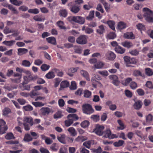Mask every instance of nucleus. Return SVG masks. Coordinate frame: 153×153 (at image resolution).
<instances>
[{
    "label": "nucleus",
    "mask_w": 153,
    "mask_h": 153,
    "mask_svg": "<svg viewBox=\"0 0 153 153\" xmlns=\"http://www.w3.org/2000/svg\"><path fill=\"white\" fill-rule=\"evenodd\" d=\"M78 68V67L71 68H69L68 70V74L70 76H73V73L77 71Z\"/></svg>",
    "instance_id": "obj_20"
},
{
    "label": "nucleus",
    "mask_w": 153,
    "mask_h": 153,
    "mask_svg": "<svg viewBox=\"0 0 153 153\" xmlns=\"http://www.w3.org/2000/svg\"><path fill=\"white\" fill-rule=\"evenodd\" d=\"M129 86L132 89H134L137 87V84L134 81H132L130 84Z\"/></svg>",
    "instance_id": "obj_58"
},
{
    "label": "nucleus",
    "mask_w": 153,
    "mask_h": 153,
    "mask_svg": "<svg viewBox=\"0 0 153 153\" xmlns=\"http://www.w3.org/2000/svg\"><path fill=\"white\" fill-rule=\"evenodd\" d=\"M8 8L13 11V13L18 14L19 12L18 11L13 7L11 5L8 4L7 5Z\"/></svg>",
    "instance_id": "obj_45"
},
{
    "label": "nucleus",
    "mask_w": 153,
    "mask_h": 153,
    "mask_svg": "<svg viewBox=\"0 0 153 153\" xmlns=\"http://www.w3.org/2000/svg\"><path fill=\"white\" fill-rule=\"evenodd\" d=\"M41 114L43 116H47L50 112V109L48 107H43L40 110Z\"/></svg>",
    "instance_id": "obj_10"
},
{
    "label": "nucleus",
    "mask_w": 153,
    "mask_h": 153,
    "mask_svg": "<svg viewBox=\"0 0 153 153\" xmlns=\"http://www.w3.org/2000/svg\"><path fill=\"white\" fill-rule=\"evenodd\" d=\"M91 144V140L87 141L83 143V146L88 149L90 148Z\"/></svg>",
    "instance_id": "obj_54"
},
{
    "label": "nucleus",
    "mask_w": 153,
    "mask_h": 153,
    "mask_svg": "<svg viewBox=\"0 0 153 153\" xmlns=\"http://www.w3.org/2000/svg\"><path fill=\"white\" fill-rule=\"evenodd\" d=\"M106 58L110 60L114 59L116 58L115 54L111 51L108 52L105 54Z\"/></svg>",
    "instance_id": "obj_9"
},
{
    "label": "nucleus",
    "mask_w": 153,
    "mask_h": 153,
    "mask_svg": "<svg viewBox=\"0 0 153 153\" xmlns=\"http://www.w3.org/2000/svg\"><path fill=\"white\" fill-rule=\"evenodd\" d=\"M97 33L99 35H102L105 31V26L103 25H101L98 27V29L96 30Z\"/></svg>",
    "instance_id": "obj_16"
},
{
    "label": "nucleus",
    "mask_w": 153,
    "mask_h": 153,
    "mask_svg": "<svg viewBox=\"0 0 153 153\" xmlns=\"http://www.w3.org/2000/svg\"><path fill=\"white\" fill-rule=\"evenodd\" d=\"M86 140V138L84 136H78V137L75 140V141L77 142H83Z\"/></svg>",
    "instance_id": "obj_38"
},
{
    "label": "nucleus",
    "mask_w": 153,
    "mask_h": 153,
    "mask_svg": "<svg viewBox=\"0 0 153 153\" xmlns=\"http://www.w3.org/2000/svg\"><path fill=\"white\" fill-rule=\"evenodd\" d=\"M28 12L30 13L37 14L39 13V11L37 8L30 9L28 10Z\"/></svg>",
    "instance_id": "obj_52"
},
{
    "label": "nucleus",
    "mask_w": 153,
    "mask_h": 153,
    "mask_svg": "<svg viewBox=\"0 0 153 153\" xmlns=\"http://www.w3.org/2000/svg\"><path fill=\"white\" fill-rule=\"evenodd\" d=\"M116 37V35L114 32H110L108 35V37L109 39H114Z\"/></svg>",
    "instance_id": "obj_60"
},
{
    "label": "nucleus",
    "mask_w": 153,
    "mask_h": 153,
    "mask_svg": "<svg viewBox=\"0 0 153 153\" xmlns=\"http://www.w3.org/2000/svg\"><path fill=\"white\" fill-rule=\"evenodd\" d=\"M8 8L13 11V13L18 14L19 12L18 11L13 7L11 5L8 4L7 5Z\"/></svg>",
    "instance_id": "obj_47"
},
{
    "label": "nucleus",
    "mask_w": 153,
    "mask_h": 153,
    "mask_svg": "<svg viewBox=\"0 0 153 153\" xmlns=\"http://www.w3.org/2000/svg\"><path fill=\"white\" fill-rule=\"evenodd\" d=\"M22 65L25 67H29L30 65L31 64L29 61L24 60L22 61Z\"/></svg>",
    "instance_id": "obj_57"
},
{
    "label": "nucleus",
    "mask_w": 153,
    "mask_h": 153,
    "mask_svg": "<svg viewBox=\"0 0 153 153\" xmlns=\"http://www.w3.org/2000/svg\"><path fill=\"white\" fill-rule=\"evenodd\" d=\"M83 94L84 97L86 98H89L91 96V92L88 90H85L84 91Z\"/></svg>",
    "instance_id": "obj_32"
},
{
    "label": "nucleus",
    "mask_w": 153,
    "mask_h": 153,
    "mask_svg": "<svg viewBox=\"0 0 153 153\" xmlns=\"http://www.w3.org/2000/svg\"><path fill=\"white\" fill-rule=\"evenodd\" d=\"M57 138L58 140L61 143L63 144H65V135L64 134H60L58 135L57 137Z\"/></svg>",
    "instance_id": "obj_14"
},
{
    "label": "nucleus",
    "mask_w": 153,
    "mask_h": 153,
    "mask_svg": "<svg viewBox=\"0 0 153 153\" xmlns=\"http://www.w3.org/2000/svg\"><path fill=\"white\" fill-rule=\"evenodd\" d=\"M68 19L69 21H73L80 24H83L85 22L84 18L78 16H69L68 17Z\"/></svg>",
    "instance_id": "obj_3"
},
{
    "label": "nucleus",
    "mask_w": 153,
    "mask_h": 153,
    "mask_svg": "<svg viewBox=\"0 0 153 153\" xmlns=\"http://www.w3.org/2000/svg\"><path fill=\"white\" fill-rule=\"evenodd\" d=\"M124 143V141L122 140H120L114 143V145L115 147H119L123 145Z\"/></svg>",
    "instance_id": "obj_39"
},
{
    "label": "nucleus",
    "mask_w": 153,
    "mask_h": 153,
    "mask_svg": "<svg viewBox=\"0 0 153 153\" xmlns=\"http://www.w3.org/2000/svg\"><path fill=\"white\" fill-rule=\"evenodd\" d=\"M141 102L140 101L135 102L134 105V109L136 110L139 109L141 108Z\"/></svg>",
    "instance_id": "obj_31"
},
{
    "label": "nucleus",
    "mask_w": 153,
    "mask_h": 153,
    "mask_svg": "<svg viewBox=\"0 0 153 153\" xmlns=\"http://www.w3.org/2000/svg\"><path fill=\"white\" fill-rule=\"evenodd\" d=\"M28 50L25 48H19L18 49V54L22 56L28 53Z\"/></svg>",
    "instance_id": "obj_13"
},
{
    "label": "nucleus",
    "mask_w": 153,
    "mask_h": 153,
    "mask_svg": "<svg viewBox=\"0 0 153 153\" xmlns=\"http://www.w3.org/2000/svg\"><path fill=\"white\" fill-rule=\"evenodd\" d=\"M107 24L108 25L109 27L113 30H115L114 25L115 22L112 20H109L107 22Z\"/></svg>",
    "instance_id": "obj_25"
},
{
    "label": "nucleus",
    "mask_w": 153,
    "mask_h": 153,
    "mask_svg": "<svg viewBox=\"0 0 153 153\" xmlns=\"http://www.w3.org/2000/svg\"><path fill=\"white\" fill-rule=\"evenodd\" d=\"M114 50L117 53L123 54L125 53L126 49L119 46L114 48Z\"/></svg>",
    "instance_id": "obj_12"
},
{
    "label": "nucleus",
    "mask_w": 153,
    "mask_h": 153,
    "mask_svg": "<svg viewBox=\"0 0 153 153\" xmlns=\"http://www.w3.org/2000/svg\"><path fill=\"white\" fill-rule=\"evenodd\" d=\"M67 130L72 136H74L77 135L76 131L73 127H69Z\"/></svg>",
    "instance_id": "obj_23"
},
{
    "label": "nucleus",
    "mask_w": 153,
    "mask_h": 153,
    "mask_svg": "<svg viewBox=\"0 0 153 153\" xmlns=\"http://www.w3.org/2000/svg\"><path fill=\"white\" fill-rule=\"evenodd\" d=\"M67 118H72V119L73 120V121L74 120H78L79 118L78 116L76 114H69L67 116Z\"/></svg>",
    "instance_id": "obj_35"
},
{
    "label": "nucleus",
    "mask_w": 153,
    "mask_h": 153,
    "mask_svg": "<svg viewBox=\"0 0 153 153\" xmlns=\"http://www.w3.org/2000/svg\"><path fill=\"white\" fill-rule=\"evenodd\" d=\"M118 123H119L120 126L117 127V128L120 130H123L125 128V126L122 121L120 120H117Z\"/></svg>",
    "instance_id": "obj_37"
},
{
    "label": "nucleus",
    "mask_w": 153,
    "mask_h": 153,
    "mask_svg": "<svg viewBox=\"0 0 153 153\" xmlns=\"http://www.w3.org/2000/svg\"><path fill=\"white\" fill-rule=\"evenodd\" d=\"M103 137L105 138L113 139L117 138V137L115 134H111V131L109 128H107L103 132Z\"/></svg>",
    "instance_id": "obj_4"
},
{
    "label": "nucleus",
    "mask_w": 153,
    "mask_h": 153,
    "mask_svg": "<svg viewBox=\"0 0 153 153\" xmlns=\"http://www.w3.org/2000/svg\"><path fill=\"white\" fill-rule=\"evenodd\" d=\"M69 85V82L67 81H63L60 84V90H62L64 88L68 87Z\"/></svg>",
    "instance_id": "obj_15"
},
{
    "label": "nucleus",
    "mask_w": 153,
    "mask_h": 153,
    "mask_svg": "<svg viewBox=\"0 0 153 153\" xmlns=\"http://www.w3.org/2000/svg\"><path fill=\"white\" fill-rule=\"evenodd\" d=\"M146 75L148 76H151L153 75V71L152 69L150 68H147L145 69Z\"/></svg>",
    "instance_id": "obj_28"
},
{
    "label": "nucleus",
    "mask_w": 153,
    "mask_h": 153,
    "mask_svg": "<svg viewBox=\"0 0 153 153\" xmlns=\"http://www.w3.org/2000/svg\"><path fill=\"white\" fill-rule=\"evenodd\" d=\"M104 128L103 126L98 125H96L95 128L93 130V132L98 135L101 136L103 134Z\"/></svg>",
    "instance_id": "obj_6"
},
{
    "label": "nucleus",
    "mask_w": 153,
    "mask_h": 153,
    "mask_svg": "<svg viewBox=\"0 0 153 153\" xmlns=\"http://www.w3.org/2000/svg\"><path fill=\"white\" fill-rule=\"evenodd\" d=\"M132 79L130 77L127 78L125 81H123L122 84L123 85L127 86L129 82L132 81Z\"/></svg>",
    "instance_id": "obj_51"
},
{
    "label": "nucleus",
    "mask_w": 153,
    "mask_h": 153,
    "mask_svg": "<svg viewBox=\"0 0 153 153\" xmlns=\"http://www.w3.org/2000/svg\"><path fill=\"white\" fill-rule=\"evenodd\" d=\"M57 25L61 29L65 30L66 27L64 26H63V22L61 21H59L57 23Z\"/></svg>",
    "instance_id": "obj_44"
},
{
    "label": "nucleus",
    "mask_w": 153,
    "mask_h": 153,
    "mask_svg": "<svg viewBox=\"0 0 153 153\" xmlns=\"http://www.w3.org/2000/svg\"><path fill=\"white\" fill-rule=\"evenodd\" d=\"M48 42L53 45H55L56 41L55 38L54 37L51 36L49 37L46 39Z\"/></svg>",
    "instance_id": "obj_26"
},
{
    "label": "nucleus",
    "mask_w": 153,
    "mask_h": 153,
    "mask_svg": "<svg viewBox=\"0 0 153 153\" xmlns=\"http://www.w3.org/2000/svg\"><path fill=\"white\" fill-rule=\"evenodd\" d=\"M33 138L31 137L29 133L25 134L24 138V140L25 141L29 142L32 140Z\"/></svg>",
    "instance_id": "obj_27"
},
{
    "label": "nucleus",
    "mask_w": 153,
    "mask_h": 153,
    "mask_svg": "<svg viewBox=\"0 0 153 153\" xmlns=\"http://www.w3.org/2000/svg\"><path fill=\"white\" fill-rule=\"evenodd\" d=\"M153 116L151 114H149L146 117V121L147 123H149L152 121Z\"/></svg>",
    "instance_id": "obj_55"
},
{
    "label": "nucleus",
    "mask_w": 153,
    "mask_h": 153,
    "mask_svg": "<svg viewBox=\"0 0 153 153\" xmlns=\"http://www.w3.org/2000/svg\"><path fill=\"white\" fill-rule=\"evenodd\" d=\"M90 124V123L89 121L87 120H85L84 121L81 122L80 125L82 127L85 128L88 126Z\"/></svg>",
    "instance_id": "obj_40"
},
{
    "label": "nucleus",
    "mask_w": 153,
    "mask_h": 153,
    "mask_svg": "<svg viewBox=\"0 0 153 153\" xmlns=\"http://www.w3.org/2000/svg\"><path fill=\"white\" fill-rule=\"evenodd\" d=\"M32 104L36 107H41L44 106V105L43 103L38 102H33Z\"/></svg>",
    "instance_id": "obj_56"
},
{
    "label": "nucleus",
    "mask_w": 153,
    "mask_h": 153,
    "mask_svg": "<svg viewBox=\"0 0 153 153\" xmlns=\"http://www.w3.org/2000/svg\"><path fill=\"white\" fill-rule=\"evenodd\" d=\"M87 36L85 35H80L76 39V42L79 44L84 45L87 43Z\"/></svg>",
    "instance_id": "obj_7"
},
{
    "label": "nucleus",
    "mask_w": 153,
    "mask_h": 153,
    "mask_svg": "<svg viewBox=\"0 0 153 153\" xmlns=\"http://www.w3.org/2000/svg\"><path fill=\"white\" fill-rule=\"evenodd\" d=\"M8 8L13 11V13L18 14L19 12L18 11L13 7L11 5L8 4L7 5Z\"/></svg>",
    "instance_id": "obj_48"
},
{
    "label": "nucleus",
    "mask_w": 153,
    "mask_h": 153,
    "mask_svg": "<svg viewBox=\"0 0 153 153\" xmlns=\"http://www.w3.org/2000/svg\"><path fill=\"white\" fill-rule=\"evenodd\" d=\"M45 76L48 79H51L55 77L54 71H53L49 72L45 75Z\"/></svg>",
    "instance_id": "obj_29"
},
{
    "label": "nucleus",
    "mask_w": 153,
    "mask_h": 153,
    "mask_svg": "<svg viewBox=\"0 0 153 153\" xmlns=\"http://www.w3.org/2000/svg\"><path fill=\"white\" fill-rule=\"evenodd\" d=\"M74 50L75 53H81L82 51V49L80 47H74Z\"/></svg>",
    "instance_id": "obj_64"
},
{
    "label": "nucleus",
    "mask_w": 153,
    "mask_h": 153,
    "mask_svg": "<svg viewBox=\"0 0 153 153\" xmlns=\"http://www.w3.org/2000/svg\"><path fill=\"white\" fill-rule=\"evenodd\" d=\"M53 71L57 73V76H62L63 75V73L62 71H60L59 70L56 68H54L53 69Z\"/></svg>",
    "instance_id": "obj_61"
},
{
    "label": "nucleus",
    "mask_w": 153,
    "mask_h": 153,
    "mask_svg": "<svg viewBox=\"0 0 153 153\" xmlns=\"http://www.w3.org/2000/svg\"><path fill=\"white\" fill-rule=\"evenodd\" d=\"M8 8L13 11V13L18 14L19 12L18 11L13 7L11 5L8 4L7 5Z\"/></svg>",
    "instance_id": "obj_49"
},
{
    "label": "nucleus",
    "mask_w": 153,
    "mask_h": 153,
    "mask_svg": "<svg viewBox=\"0 0 153 153\" xmlns=\"http://www.w3.org/2000/svg\"><path fill=\"white\" fill-rule=\"evenodd\" d=\"M29 94V96L32 98H35V97L39 95V93L36 90H32Z\"/></svg>",
    "instance_id": "obj_22"
},
{
    "label": "nucleus",
    "mask_w": 153,
    "mask_h": 153,
    "mask_svg": "<svg viewBox=\"0 0 153 153\" xmlns=\"http://www.w3.org/2000/svg\"><path fill=\"white\" fill-rule=\"evenodd\" d=\"M143 11L145 13H144V17L146 21L149 22H153V12L147 7L143 8Z\"/></svg>",
    "instance_id": "obj_1"
},
{
    "label": "nucleus",
    "mask_w": 153,
    "mask_h": 153,
    "mask_svg": "<svg viewBox=\"0 0 153 153\" xmlns=\"http://www.w3.org/2000/svg\"><path fill=\"white\" fill-rule=\"evenodd\" d=\"M50 67V66L49 65L47 64H43L41 67V69L42 71H45L48 70Z\"/></svg>",
    "instance_id": "obj_42"
},
{
    "label": "nucleus",
    "mask_w": 153,
    "mask_h": 153,
    "mask_svg": "<svg viewBox=\"0 0 153 153\" xmlns=\"http://www.w3.org/2000/svg\"><path fill=\"white\" fill-rule=\"evenodd\" d=\"M82 110L84 114L87 115H90L94 112V110L92 105L88 104L82 105Z\"/></svg>",
    "instance_id": "obj_2"
},
{
    "label": "nucleus",
    "mask_w": 153,
    "mask_h": 153,
    "mask_svg": "<svg viewBox=\"0 0 153 153\" xmlns=\"http://www.w3.org/2000/svg\"><path fill=\"white\" fill-rule=\"evenodd\" d=\"M126 27V24L123 22L120 21L117 24L118 29L120 30L125 29Z\"/></svg>",
    "instance_id": "obj_19"
},
{
    "label": "nucleus",
    "mask_w": 153,
    "mask_h": 153,
    "mask_svg": "<svg viewBox=\"0 0 153 153\" xmlns=\"http://www.w3.org/2000/svg\"><path fill=\"white\" fill-rule=\"evenodd\" d=\"M23 108L26 111H30L33 110V108L30 105H27L24 106Z\"/></svg>",
    "instance_id": "obj_43"
},
{
    "label": "nucleus",
    "mask_w": 153,
    "mask_h": 153,
    "mask_svg": "<svg viewBox=\"0 0 153 153\" xmlns=\"http://www.w3.org/2000/svg\"><path fill=\"white\" fill-rule=\"evenodd\" d=\"M68 13L67 10L65 9L61 10L59 12V15L60 16L66 17Z\"/></svg>",
    "instance_id": "obj_30"
},
{
    "label": "nucleus",
    "mask_w": 153,
    "mask_h": 153,
    "mask_svg": "<svg viewBox=\"0 0 153 153\" xmlns=\"http://www.w3.org/2000/svg\"><path fill=\"white\" fill-rule=\"evenodd\" d=\"M2 114L4 116H6L11 112V110L8 108L6 107L2 111Z\"/></svg>",
    "instance_id": "obj_34"
},
{
    "label": "nucleus",
    "mask_w": 153,
    "mask_h": 153,
    "mask_svg": "<svg viewBox=\"0 0 153 153\" xmlns=\"http://www.w3.org/2000/svg\"><path fill=\"white\" fill-rule=\"evenodd\" d=\"M133 75L135 76H141L144 77V75L142 74L140 71L135 70L133 72Z\"/></svg>",
    "instance_id": "obj_33"
},
{
    "label": "nucleus",
    "mask_w": 153,
    "mask_h": 153,
    "mask_svg": "<svg viewBox=\"0 0 153 153\" xmlns=\"http://www.w3.org/2000/svg\"><path fill=\"white\" fill-rule=\"evenodd\" d=\"M73 119H69L65 121V126L67 127L69 126L73 123Z\"/></svg>",
    "instance_id": "obj_53"
},
{
    "label": "nucleus",
    "mask_w": 153,
    "mask_h": 153,
    "mask_svg": "<svg viewBox=\"0 0 153 153\" xmlns=\"http://www.w3.org/2000/svg\"><path fill=\"white\" fill-rule=\"evenodd\" d=\"M67 149L65 146L62 147L60 148L59 151V153H67Z\"/></svg>",
    "instance_id": "obj_63"
},
{
    "label": "nucleus",
    "mask_w": 153,
    "mask_h": 153,
    "mask_svg": "<svg viewBox=\"0 0 153 153\" xmlns=\"http://www.w3.org/2000/svg\"><path fill=\"white\" fill-rule=\"evenodd\" d=\"M121 44L123 47L126 48L128 49L132 48L133 46L132 43L129 42V41L122 42L121 43Z\"/></svg>",
    "instance_id": "obj_11"
},
{
    "label": "nucleus",
    "mask_w": 153,
    "mask_h": 153,
    "mask_svg": "<svg viewBox=\"0 0 153 153\" xmlns=\"http://www.w3.org/2000/svg\"><path fill=\"white\" fill-rule=\"evenodd\" d=\"M91 118L95 122H97L99 120V116L97 115H93Z\"/></svg>",
    "instance_id": "obj_62"
},
{
    "label": "nucleus",
    "mask_w": 153,
    "mask_h": 153,
    "mask_svg": "<svg viewBox=\"0 0 153 153\" xmlns=\"http://www.w3.org/2000/svg\"><path fill=\"white\" fill-rule=\"evenodd\" d=\"M24 121L25 122L24 123H27L29 124L30 126H32L34 124L33 119L31 117H25L24 118Z\"/></svg>",
    "instance_id": "obj_17"
},
{
    "label": "nucleus",
    "mask_w": 153,
    "mask_h": 153,
    "mask_svg": "<svg viewBox=\"0 0 153 153\" xmlns=\"http://www.w3.org/2000/svg\"><path fill=\"white\" fill-rule=\"evenodd\" d=\"M124 37L129 39H133L134 38V36L132 32L127 33L124 34Z\"/></svg>",
    "instance_id": "obj_21"
},
{
    "label": "nucleus",
    "mask_w": 153,
    "mask_h": 153,
    "mask_svg": "<svg viewBox=\"0 0 153 153\" xmlns=\"http://www.w3.org/2000/svg\"><path fill=\"white\" fill-rule=\"evenodd\" d=\"M80 73L81 75L85 78L87 80L90 81L89 74L87 71H84V70H81Z\"/></svg>",
    "instance_id": "obj_18"
},
{
    "label": "nucleus",
    "mask_w": 153,
    "mask_h": 153,
    "mask_svg": "<svg viewBox=\"0 0 153 153\" xmlns=\"http://www.w3.org/2000/svg\"><path fill=\"white\" fill-rule=\"evenodd\" d=\"M1 134H4L6 133L8 127L6 125V122L4 120L1 119Z\"/></svg>",
    "instance_id": "obj_8"
},
{
    "label": "nucleus",
    "mask_w": 153,
    "mask_h": 153,
    "mask_svg": "<svg viewBox=\"0 0 153 153\" xmlns=\"http://www.w3.org/2000/svg\"><path fill=\"white\" fill-rule=\"evenodd\" d=\"M10 1L12 4L16 6H19L22 3V1H18L17 0H10Z\"/></svg>",
    "instance_id": "obj_50"
},
{
    "label": "nucleus",
    "mask_w": 153,
    "mask_h": 153,
    "mask_svg": "<svg viewBox=\"0 0 153 153\" xmlns=\"http://www.w3.org/2000/svg\"><path fill=\"white\" fill-rule=\"evenodd\" d=\"M5 138L7 140H13L15 138L14 135L12 133H9L7 134Z\"/></svg>",
    "instance_id": "obj_36"
},
{
    "label": "nucleus",
    "mask_w": 153,
    "mask_h": 153,
    "mask_svg": "<svg viewBox=\"0 0 153 153\" xmlns=\"http://www.w3.org/2000/svg\"><path fill=\"white\" fill-rule=\"evenodd\" d=\"M68 6L69 7V9H70L71 12L73 13H77L80 10V8L79 7L74 4L72 2L69 3L68 4Z\"/></svg>",
    "instance_id": "obj_5"
},
{
    "label": "nucleus",
    "mask_w": 153,
    "mask_h": 153,
    "mask_svg": "<svg viewBox=\"0 0 153 153\" xmlns=\"http://www.w3.org/2000/svg\"><path fill=\"white\" fill-rule=\"evenodd\" d=\"M8 8L13 11V13L18 14L19 12L18 11L13 7L11 5L8 4L7 5Z\"/></svg>",
    "instance_id": "obj_46"
},
{
    "label": "nucleus",
    "mask_w": 153,
    "mask_h": 153,
    "mask_svg": "<svg viewBox=\"0 0 153 153\" xmlns=\"http://www.w3.org/2000/svg\"><path fill=\"white\" fill-rule=\"evenodd\" d=\"M76 84L75 81H73L71 82V85L70 87L71 89L74 90L76 89Z\"/></svg>",
    "instance_id": "obj_59"
},
{
    "label": "nucleus",
    "mask_w": 153,
    "mask_h": 153,
    "mask_svg": "<svg viewBox=\"0 0 153 153\" xmlns=\"http://www.w3.org/2000/svg\"><path fill=\"white\" fill-rule=\"evenodd\" d=\"M104 64L102 62L99 61L94 65V67L96 69H101L102 68Z\"/></svg>",
    "instance_id": "obj_24"
},
{
    "label": "nucleus",
    "mask_w": 153,
    "mask_h": 153,
    "mask_svg": "<svg viewBox=\"0 0 153 153\" xmlns=\"http://www.w3.org/2000/svg\"><path fill=\"white\" fill-rule=\"evenodd\" d=\"M15 42V41L11 40L10 41H5L4 42H3L2 43L7 46H11L13 45Z\"/></svg>",
    "instance_id": "obj_41"
}]
</instances>
